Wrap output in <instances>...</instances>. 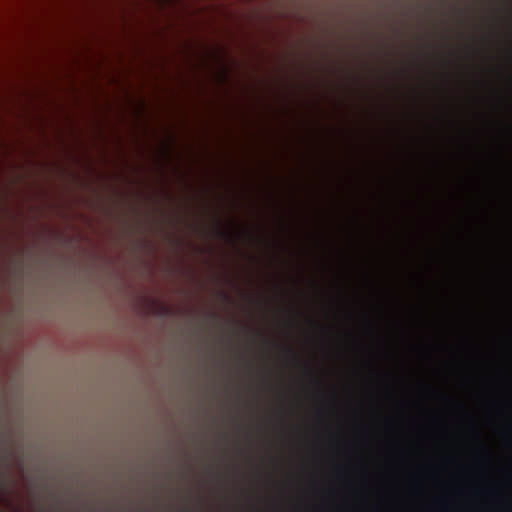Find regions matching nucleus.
Instances as JSON below:
<instances>
[{"label":"nucleus","mask_w":512,"mask_h":512,"mask_svg":"<svg viewBox=\"0 0 512 512\" xmlns=\"http://www.w3.org/2000/svg\"><path fill=\"white\" fill-rule=\"evenodd\" d=\"M223 296H224V298H225L226 300H228V299H229V297H228L226 294H224Z\"/></svg>","instance_id":"1"}]
</instances>
